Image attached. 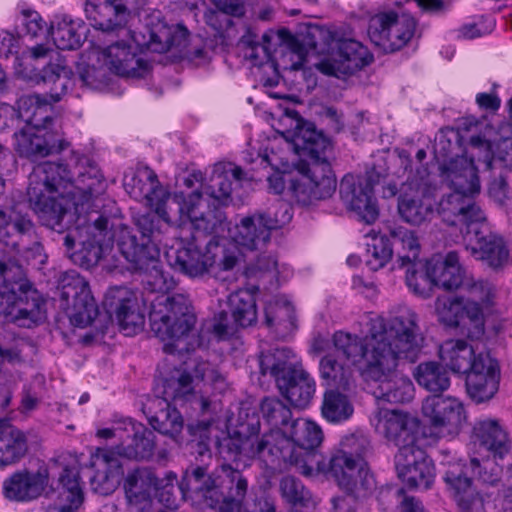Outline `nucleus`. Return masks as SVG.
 <instances>
[{
  "mask_svg": "<svg viewBox=\"0 0 512 512\" xmlns=\"http://www.w3.org/2000/svg\"><path fill=\"white\" fill-rule=\"evenodd\" d=\"M462 321L459 328L470 339H480L485 332V322L482 307L476 301H464L462 304Z\"/></svg>",
  "mask_w": 512,
  "mask_h": 512,
  "instance_id": "50",
  "label": "nucleus"
},
{
  "mask_svg": "<svg viewBox=\"0 0 512 512\" xmlns=\"http://www.w3.org/2000/svg\"><path fill=\"white\" fill-rule=\"evenodd\" d=\"M27 449L25 434L9 421L0 419V468L18 462Z\"/></svg>",
  "mask_w": 512,
  "mask_h": 512,
  "instance_id": "39",
  "label": "nucleus"
},
{
  "mask_svg": "<svg viewBox=\"0 0 512 512\" xmlns=\"http://www.w3.org/2000/svg\"><path fill=\"white\" fill-rule=\"evenodd\" d=\"M23 110L9 104L0 106V129H14L19 128L23 122Z\"/></svg>",
  "mask_w": 512,
  "mask_h": 512,
  "instance_id": "60",
  "label": "nucleus"
},
{
  "mask_svg": "<svg viewBox=\"0 0 512 512\" xmlns=\"http://www.w3.org/2000/svg\"><path fill=\"white\" fill-rule=\"evenodd\" d=\"M500 367L498 361L487 353H479L475 369L466 375V390L476 403L492 399L499 389Z\"/></svg>",
  "mask_w": 512,
  "mask_h": 512,
  "instance_id": "27",
  "label": "nucleus"
},
{
  "mask_svg": "<svg viewBox=\"0 0 512 512\" xmlns=\"http://www.w3.org/2000/svg\"><path fill=\"white\" fill-rule=\"evenodd\" d=\"M421 342L417 315L412 311L387 320L371 318L364 337L343 331L333 335L336 350L358 367L366 382L377 384L375 398L391 404L408 403L414 397L412 381L396 370L401 361H417Z\"/></svg>",
  "mask_w": 512,
  "mask_h": 512,
  "instance_id": "1",
  "label": "nucleus"
},
{
  "mask_svg": "<svg viewBox=\"0 0 512 512\" xmlns=\"http://www.w3.org/2000/svg\"><path fill=\"white\" fill-rule=\"evenodd\" d=\"M72 71L62 63H50L41 71V80L50 86L49 93L45 95L31 94L20 97L18 106L23 110L24 127L39 132H60L54 129L53 103L59 102L71 85Z\"/></svg>",
  "mask_w": 512,
  "mask_h": 512,
  "instance_id": "11",
  "label": "nucleus"
},
{
  "mask_svg": "<svg viewBox=\"0 0 512 512\" xmlns=\"http://www.w3.org/2000/svg\"><path fill=\"white\" fill-rule=\"evenodd\" d=\"M219 12L233 17H242L246 12V0H211Z\"/></svg>",
  "mask_w": 512,
  "mask_h": 512,
  "instance_id": "64",
  "label": "nucleus"
},
{
  "mask_svg": "<svg viewBox=\"0 0 512 512\" xmlns=\"http://www.w3.org/2000/svg\"><path fill=\"white\" fill-rule=\"evenodd\" d=\"M105 65L121 77L143 78L149 72L148 63L138 57L133 47L125 40H117L102 49Z\"/></svg>",
  "mask_w": 512,
  "mask_h": 512,
  "instance_id": "30",
  "label": "nucleus"
},
{
  "mask_svg": "<svg viewBox=\"0 0 512 512\" xmlns=\"http://www.w3.org/2000/svg\"><path fill=\"white\" fill-rule=\"evenodd\" d=\"M390 236L374 235L366 243V264L372 271L383 268L393 256Z\"/></svg>",
  "mask_w": 512,
  "mask_h": 512,
  "instance_id": "49",
  "label": "nucleus"
},
{
  "mask_svg": "<svg viewBox=\"0 0 512 512\" xmlns=\"http://www.w3.org/2000/svg\"><path fill=\"white\" fill-rule=\"evenodd\" d=\"M189 489L199 492L206 499L237 508L241 512L243 501L248 490L247 479L242 472L230 464L218 466L207 475L206 468L197 466L192 468L188 477Z\"/></svg>",
  "mask_w": 512,
  "mask_h": 512,
  "instance_id": "13",
  "label": "nucleus"
},
{
  "mask_svg": "<svg viewBox=\"0 0 512 512\" xmlns=\"http://www.w3.org/2000/svg\"><path fill=\"white\" fill-rule=\"evenodd\" d=\"M183 212L180 214V219L185 223L184 218L189 222L190 228L193 230L191 235H196L198 241L201 236H211L223 230L222 226L226 219L225 213L221 207L215 204L206 203L202 199L200 192H193L186 201L182 196H179Z\"/></svg>",
  "mask_w": 512,
  "mask_h": 512,
  "instance_id": "23",
  "label": "nucleus"
},
{
  "mask_svg": "<svg viewBox=\"0 0 512 512\" xmlns=\"http://www.w3.org/2000/svg\"><path fill=\"white\" fill-rule=\"evenodd\" d=\"M107 187L97 164L87 156L72 153L65 163L44 162L29 176L27 196L30 207L44 225L56 229L67 213V207L55 197L58 194L70 201L79 215L99 213L96 208L103 201Z\"/></svg>",
  "mask_w": 512,
  "mask_h": 512,
  "instance_id": "2",
  "label": "nucleus"
},
{
  "mask_svg": "<svg viewBox=\"0 0 512 512\" xmlns=\"http://www.w3.org/2000/svg\"><path fill=\"white\" fill-rule=\"evenodd\" d=\"M61 298L68 306L71 305L69 319L75 327H87L98 315L88 282L75 271L68 272L63 278Z\"/></svg>",
  "mask_w": 512,
  "mask_h": 512,
  "instance_id": "22",
  "label": "nucleus"
},
{
  "mask_svg": "<svg viewBox=\"0 0 512 512\" xmlns=\"http://www.w3.org/2000/svg\"><path fill=\"white\" fill-rule=\"evenodd\" d=\"M111 237H108L107 242L97 239L96 235L82 242L81 247L72 252L69 257L73 263L85 269H90L98 264L100 259L111 248Z\"/></svg>",
  "mask_w": 512,
  "mask_h": 512,
  "instance_id": "47",
  "label": "nucleus"
},
{
  "mask_svg": "<svg viewBox=\"0 0 512 512\" xmlns=\"http://www.w3.org/2000/svg\"><path fill=\"white\" fill-rule=\"evenodd\" d=\"M155 213H146L137 218L139 236L130 232L123 233L117 243L120 253L123 255V244L128 240H135L136 254H144L149 245L157 246L161 242L163 229L175 221L171 212L175 210L183 212V207L178 195L167 198L166 201L154 203Z\"/></svg>",
  "mask_w": 512,
  "mask_h": 512,
  "instance_id": "19",
  "label": "nucleus"
},
{
  "mask_svg": "<svg viewBox=\"0 0 512 512\" xmlns=\"http://www.w3.org/2000/svg\"><path fill=\"white\" fill-rule=\"evenodd\" d=\"M220 244L214 237L205 244V251L200 248V241L196 235H191L185 241L181 240L177 248L166 252V258L175 271L188 277H202L210 272L217 263Z\"/></svg>",
  "mask_w": 512,
  "mask_h": 512,
  "instance_id": "18",
  "label": "nucleus"
},
{
  "mask_svg": "<svg viewBox=\"0 0 512 512\" xmlns=\"http://www.w3.org/2000/svg\"><path fill=\"white\" fill-rule=\"evenodd\" d=\"M376 430L387 441L398 447V452L404 448L416 446V433L413 429V419L408 414L398 410H380Z\"/></svg>",
  "mask_w": 512,
  "mask_h": 512,
  "instance_id": "31",
  "label": "nucleus"
},
{
  "mask_svg": "<svg viewBox=\"0 0 512 512\" xmlns=\"http://www.w3.org/2000/svg\"><path fill=\"white\" fill-rule=\"evenodd\" d=\"M422 413L430 434L438 438L455 437L466 420L463 403L450 396L427 397L422 404Z\"/></svg>",
  "mask_w": 512,
  "mask_h": 512,
  "instance_id": "21",
  "label": "nucleus"
},
{
  "mask_svg": "<svg viewBox=\"0 0 512 512\" xmlns=\"http://www.w3.org/2000/svg\"><path fill=\"white\" fill-rule=\"evenodd\" d=\"M292 219L290 205L277 200L267 210L244 217L236 226L235 242L248 250H261L270 241L271 232Z\"/></svg>",
  "mask_w": 512,
  "mask_h": 512,
  "instance_id": "15",
  "label": "nucleus"
},
{
  "mask_svg": "<svg viewBox=\"0 0 512 512\" xmlns=\"http://www.w3.org/2000/svg\"><path fill=\"white\" fill-rule=\"evenodd\" d=\"M124 186L133 198L146 199L151 205L171 198L161 186L157 174L149 167L137 169L129 181L125 179Z\"/></svg>",
  "mask_w": 512,
  "mask_h": 512,
  "instance_id": "34",
  "label": "nucleus"
},
{
  "mask_svg": "<svg viewBox=\"0 0 512 512\" xmlns=\"http://www.w3.org/2000/svg\"><path fill=\"white\" fill-rule=\"evenodd\" d=\"M459 260L456 251L448 252L443 261L428 260L423 263V268L406 271V284L413 293L420 296L427 295L432 285L444 290H455L461 286L464 275Z\"/></svg>",
  "mask_w": 512,
  "mask_h": 512,
  "instance_id": "17",
  "label": "nucleus"
},
{
  "mask_svg": "<svg viewBox=\"0 0 512 512\" xmlns=\"http://www.w3.org/2000/svg\"><path fill=\"white\" fill-rule=\"evenodd\" d=\"M463 299L460 297H437L435 309L438 320L448 327H460Z\"/></svg>",
  "mask_w": 512,
  "mask_h": 512,
  "instance_id": "52",
  "label": "nucleus"
},
{
  "mask_svg": "<svg viewBox=\"0 0 512 512\" xmlns=\"http://www.w3.org/2000/svg\"><path fill=\"white\" fill-rule=\"evenodd\" d=\"M112 298L118 300L115 309L116 319L121 331L126 335L135 334L144 324V316L139 311L137 301L134 297L122 296L126 293L123 289H116Z\"/></svg>",
  "mask_w": 512,
  "mask_h": 512,
  "instance_id": "43",
  "label": "nucleus"
},
{
  "mask_svg": "<svg viewBox=\"0 0 512 512\" xmlns=\"http://www.w3.org/2000/svg\"><path fill=\"white\" fill-rule=\"evenodd\" d=\"M417 25V20L410 13L383 11L370 18L368 36L384 53H394L411 42Z\"/></svg>",
  "mask_w": 512,
  "mask_h": 512,
  "instance_id": "16",
  "label": "nucleus"
},
{
  "mask_svg": "<svg viewBox=\"0 0 512 512\" xmlns=\"http://www.w3.org/2000/svg\"><path fill=\"white\" fill-rule=\"evenodd\" d=\"M21 13L23 16L22 24L25 27L26 34L36 37L45 29L46 23L37 11L25 9Z\"/></svg>",
  "mask_w": 512,
  "mask_h": 512,
  "instance_id": "61",
  "label": "nucleus"
},
{
  "mask_svg": "<svg viewBox=\"0 0 512 512\" xmlns=\"http://www.w3.org/2000/svg\"><path fill=\"white\" fill-rule=\"evenodd\" d=\"M336 43L335 64L337 69L345 74H353L374 60L368 48L355 39L339 38Z\"/></svg>",
  "mask_w": 512,
  "mask_h": 512,
  "instance_id": "37",
  "label": "nucleus"
},
{
  "mask_svg": "<svg viewBox=\"0 0 512 512\" xmlns=\"http://www.w3.org/2000/svg\"><path fill=\"white\" fill-rule=\"evenodd\" d=\"M49 483L46 468L37 471L23 469L14 472L3 482V495L6 499L26 503L39 498Z\"/></svg>",
  "mask_w": 512,
  "mask_h": 512,
  "instance_id": "29",
  "label": "nucleus"
},
{
  "mask_svg": "<svg viewBox=\"0 0 512 512\" xmlns=\"http://www.w3.org/2000/svg\"><path fill=\"white\" fill-rule=\"evenodd\" d=\"M148 0H86L84 11L91 25L106 34L127 37L141 49L165 53L185 45L189 36L181 24L169 26L160 20V12L152 15L142 31L130 28L132 16L140 14Z\"/></svg>",
  "mask_w": 512,
  "mask_h": 512,
  "instance_id": "5",
  "label": "nucleus"
},
{
  "mask_svg": "<svg viewBox=\"0 0 512 512\" xmlns=\"http://www.w3.org/2000/svg\"><path fill=\"white\" fill-rule=\"evenodd\" d=\"M319 472L335 480L341 490L347 495L333 498V507L336 512H354L351 505L358 499L366 498L375 489V479L368 466H359V463L349 458L341 451L333 452L328 462L316 460Z\"/></svg>",
  "mask_w": 512,
  "mask_h": 512,
  "instance_id": "12",
  "label": "nucleus"
},
{
  "mask_svg": "<svg viewBox=\"0 0 512 512\" xmlns=\"http://www.w3.org/2000/svg\"><path fill=\"white\" fill-rule=\"evenodd\" d=\"M491 464L489 460H485L482 467L478 459L472 458L469 464L457 462L449 465L444 481L448 492L462 511L468 512L480 502V494L473 482L476 473L485 483L494 484L498 480V467H491L490 473L486 472Z\"/></svg>",
  "mask_w": 512,
  "mask_h": 512,
  "instance_id": "14",
  "label": "nucleus"
},
{
  "mask_svg": "<svg viewBox=\"0 0 512 512\" xmlns=\"http://www.w3.org/2000/svg\"><path fill=\"white\" fill-rule=\"evenodd\" d=\"M262 375H270L281 395L295 408L305 409L316 391L315 380L295 360L291 349L283 347L262 353L259 360Z\"/></svg>",
  "mask_w": 512,
  "mask_h": 512,
  "instance_id": "10",
  "label": "nucleus"
},
{
  "mask_svg": "<svg viewBox=\"0 0 512 512\" xmlns=\"http://www.w3.org/2000/svg\"><path fill=\"white\" fill-rule=\"evenodd\" d=\"M14 136L18 154L32 161L60 153L69 146L60 132H39L37 129L22 127Z\"/></svg>",
  "mask_w": 512,
  "mask_h": 512,
  "instance_id": "28",
  "label": "nucleus"
},
{
  "mask_svg": "<svg viewBox=\"0 0 512 512\" xmlns=\"http://www.w3.org/2000/svg\"><path fill=\"white\" fill-rule=\"evenodd\" d=\"M469 293L473 297L472 301L481 303L486 308L494 305L496 288L489 281L478 280L473 282L469 287Z\"/></svg>",
  "mask_w": 512,
  "mask_h": 512,
  "instance_id": "58",
  "label": "nucleus"
},
{
  "mask_svg": "<svg viewBox=\"0 0 512 512\" xmlns=\"http://www.w3.org/2000/svg\"><path fill=\"white\" fill-rule=\"evenodd\" d=\"M389 236L400 267H407V271L423 268V262L419 259L421 246L413 231L398 226L389 229Z\"/></svg>",
  "mask_w": 512,
  "mask_h": 512,
  "instance_id": "38",
  "label": "nucleus"
},
{
  "mask_svg": "<svg viewBox=\"0 0 512 512\" xmlns=\"http://www.w3.org/2000/svg\"><path fill=\"white\" fill-rule=\"evenodd\" d=\"M398 477L409 488L429 489L434 482L435 466L419 446L404 448L394 457Z\"/></svg>",
  "mask_w": 512,
  "mask_h": 512,
  "instance_id": "25",
  "label": "nucleus"
},
{
  "mask_svg": "<svg viewBox=\"0 0 512 512\" xmlns=\"http://www.w3.org/2000/svg\"><path fill=\"white\" fill-rule=\"evenodd\" d=\"M414 377L420 386L431 392H443L450 386L449 374L438 362L420 363Z\"/></svg>",
  "mask_w": 512,
  "mask_h": 512,
  "instance_id": "45",
  "label": "nucleus"
},
{
  "mask_svg": "<svg viewBox=\"0 0 512 512\" xmlns=\"http://www.w3.org/2000/svg\"><path fill=\"white\" fill-rule=\"evenodd\" d=\"M191 475L190 473H186L185 479L181 482L179 487L174 485V481L176 480V476L169 474L165 479H158V484L155 487V497L158 501L163 504L166 508L174 509L177 507V494L178 490H181L183 494L186 491H192L189 489V481L188 477Z\"/></svg>",
  "mask_w": 512,
  "mask_h": 512,
  "instance_id": "53",
  "label": "nucleus"
},
{
  "mask_svg": "<svg viewBox=\"0 0 512 512\" xmlns=\"http://www.w3.org/2000/svg\"><path fill=\"white\" fill-rule=\"evenodd\" d=\"M260 411L263 420L271 427L270 430H285L292 420L290 408L276 397L262 399Z\"/></svg>",
  "mask_w": 512,
  "mask_h": 512,
  "instance_id": "48",
  "label": "nucleus"
},
{
  "mask_svg": "<svg viewBox=\"0 0 512 512\" xmlns=\"http://www.w3.org/2000/svg\"><path fill=\"white\" fill-rule=\"evenodd\" d=\"M398 212L405 222L421 225L434 216V202L425 195L404 194L399 197Z\"/></svg>",
  "mask_w": 512,
  "mask_h": 512,
  "instance_id": "42",
  "label": "nucleus"
},
{
  "mask_svg": "<svg viewBox=\"0 0 512 512\" xmlns=\"http://www.w3.org/2000/svg\"><path fill=\"white\" fill-rule=\"evenodd\" d=\"M473 431L479 444L492 452L495 457L503 458L510 451L508 433L497 420L478 421Z\"/></svg>",
  "mask_w": 512,
  "mask_h": 512,
  "instance_id": "40",
  "label": "nucleus"
},
{
  "mask_svg": "<svg viewBox=\"0 0 512 512\" xmlns=\"http://www.w3.org/2000/svg\"><path fill=\"white\" fill-rule=\"evenodd\" d=\"M487 170L499 169L505 173L512 172V134L501 137L492 150V156L485 161Z\"/></svg>",
  "mask_w": 512,
  "mask_h": 512,
  "instance_id": "56",
  "label": "nucleus"
},
{
  "mask_svg": "<svg viewBox=\"0 0 512 512\" xmlns=\"http://www.w3.org/2000/svg\"><path fill=\"white\" fill-rule=\"evenodd\" d=\"M135 245V240L124 242L123 257L131 271L142 275L143 289L159 293L151 301V331L162 341H167L163 346L166 354L181 353L187 350L186 345L180 347L181 342L196 324L191 301L185 294H167L175 287V281L161 269L159 247L149 245L144 254H136Z\"/></svg>",
  "mask_w": 512,
  "mask_h": 512,
  "instance_id": "4",
  "label": "nucleus"
},
{
  "mask_svg": "<svg viewBox=\"0 0 512 512\" xmlns=\"http://www.w3.org/2000/svg\"><path fill=\"white\" fill-rule=\"evenodd\" d=\"M280 38L286 42V47L289 52L297 56L298 61L291 64L289 67L291 70H299L302 67V63L305 60L308 49L306 45L301 42L297 37L293 36L288 29H281L279 31Z\"/></svg>",
  "mask_w": 512,
  "mask_h": 512,
  "instance_id": "59",
  "label": "nucleus"
},
{
  "mask_svg": "<svg viewBox=\"0 0 512 512\" xmlns=\"http://www.w3.org/2000/svg\"><path fill=\"white\" fill-rule=\"evenodd\" d=\"M20 39L8 31L0 32V55L5 58L15 56L18 59Z\"/></svg>",
  "mask_w": 512,
  "mask_h": 512,
  "instance_id": "63",
  "label": "nucleus"
},
{
  "mask_svg": "<svg viewBox=\"0 0 512 512\" xmlns=\"http://www.w3.org/2000/svg\"><path fill=\"white\" fill-rule=\"evenodd\" d=\"M84 501V492L76 464L65 466L58 479L57 509L59 512H73Z\"/></svg>",
  "mask_w": 512,
  "mask_h": 512,
  "instance_id": "35",
  "label": "nucleus"
},
{
  "mask_svg": "<svg viewBox=\"0 0 512 512\" xmlns=\"http://www.w3.org/2000/svg\"><path fill=\"white\" fill-rule=\"evenodd\" d=\"M353 412V404L347 395L333 389L324 393L321 413L327 421L344 422L353 415Z\"/></svg>",
  "mask_w": 512,
  "mask_h": 512,
  "instance_id": "46",
  "label": "nucleus"
},
{
  "mask_svg": "<svg viewBox=\"0 0 512 512\" xmlns=\"http://www.w3.org/2000/svg\"><path fill=\"white\" fill-rule=\"evenodd\" d=\"M282 498L294 507H309L312 501L310 491L294 476H285L280 481Z\"/></svg>",
  "mask_w": 512,
  "mask_h": 512,
  "instance_id": "51",
  "label": "nucleus"
},
{
  "mask_svg": "<svg viewBox=\"0 0 512 512\" xmlns=\"http://www.w3.org/2000/svg\"><path fill=\"white\" fill-rule=\"evenodd\" d=\"M339 192L345 205L354 211L361 220L368 224L376 221L379 209L371 177L361 179L346 175L340 182Z\"/></svg>",
  "mask_w": 512,
  "mask_h": 512,
  "instance_id": "26",
  "label": "nucleus"
},
{
  "mask_svg": "<svg viewBox=\"0 0 512 512\" xmlns=\"http://www.w3.org/2000/svg\"><path fill=\"white\" fill-rule=\"evenodd\" d=\"M264 314L265 324L270 329L287 330L293 325L294 311L288 303L270 302L266 305Z\"/></svg>",
  "mask_w": 512,
  "mask_h": 512,
  "instance_id": "54",
  "label": "nucleus"
},
{
  "mask_svg": "<svg viewBox=\"0 0 512 512\" xmlns=\"http://www.w3.org/2000/svg\"><path fill=\"white\" fill-rule=\"evenodd\" d=\"M442 363L454 373L468 374L475 369L479 354L465 340L450 339L445 341L439 350Z\"/></svg>",
  "mask_w": 512,
  "mask_h": 512,
  "instance_id": "36",
  "label": "nucleus"
},
{
  "mask_svg": "<svg viewBox=\"0 0 512 512\" xmlns=\"http://www.w3.org/2000/svg\"><path fill=\"white\" fill-rule=\"evenodd\" d=\"M45 314V300L25 278L22 266L0 253V315L29 328L42 322Z\"/></svg>",
  "mask_w": 512,
  "mask_h": 512,
  "instance_id": "9",
  "label": "nucleus"
},
{
  "mask_svg": "<svg viewBox=\"0 0 512 512\" xmlns=\"http://www.w3.org/2000/svg\"><path fill=\"white\" fill-rule=\"evenodd\" d=\"M158 484V477L149 468H138L125 479L124 489L130 512H144L151 507V491Z\"/></svg>",
  "mask_w": 512,
  "mask_h": 512,
  "instance_id": "33",
  "label": "nucleus"
},
{
  "mask_svg": "<svg viewBox=\"0 0 512 512\" xmlns=\"http://www.w3.org/2000/svg\"><path fill=\"white\" fill-rule=\"evenodd\" d=\"M338 450L358 462L359 466H367L365 459L371 452V444L367 436L352 434L341 441Z\"/></svg>",
  "mask_w": 512,
  "mask_h": 512,
  "instance_id": "55",
  "label": "nucleus"
},
{
  "mask_svg": "<svg viewBox=\"0 0 512 512\" xmlns=\"http://www.w3.org/2000/svg\"><path fill=\"white\" fill-rule=\"evenodd\" d=\"M20 235H31L34 233V225L30 218L23 215L18 207L11 211L10 228Z\"/></svg>",
  "mask_w": 512,
  "mask_h": 512,
  "instance_id": "62",
  "label": "nucleus"
},
{
  "mask_svg": "<svg viewBox=\"0 0 512 512\" xmlns=\"http://www.w3.org/2000/svg\"><path fill=\"white\" fill-rule=\"evenodd\" d=\"M143 412L155 431L168 436L176 443L181 442L180 435L184 427V420L181 413L171 407L170 402L156 396L144 406Z\"/></svg>",
  "mask_w": 512,
  "mask_h": 512,
  "instance_id": "32",
  "label": "nucleus"
},
{
  "mask_svg": "<svg viewBox=\"0 0 512 512\" xmlns=\"http://www.w3.org/2000/svg\"><path fill=\"white\" fill-rule=\"evenodd\" d=\"M349 369L334 356L326 355L320 361V375L329 385L344 387L348 384Z\"/></svg>",
  "mask_w": 512,
  "mask_h": 512,
  "instance_id": "57",
  "label": "nucleus"
},
{
  "mask_svg": "<svg viewBox=\"0 0 512 512\" xmlns=\"http://www.w3.org/2000/svg\"><path fill=\"white\" fill-rule=\"evenodd\" d=\"M293 143L298 153L309 160L299 166L300 179L291 182L290 189L297 202L303 206L330 198L336 191L337 181L327 153L332 143L311 122L299 119L293 134Z\"/></svg>",
  "mask_w": 512,
  "mask_h": 512,
  "instance_id": "6",
  "label": "nucleus"
},
{
  "mask_svg": "<svg viewBox=\"0 0 512 512\" xmlns=\"http://www.w3.org/2000/svg\"><path fill=\"white\" fill-rule=\"evenodd\" d=\"M446 171L453 192L442 197L437 211L447 224L465 225L467 234L473 224L486 221L484 212L473 200V195L480 191L478 169L472 160L458 157L449 162Z\"/></svg>",
  "mask_w": 512,
  "mask_h": 512,
  "instance_id": "8",
  "label": "nucleus"
},
{
  "mask_svg": "<svg viewBox=\"0 0 512 512\" xmlns=\"http://www.w3.org/2000/svg\"><path fill=\"white\" fill-rule=\"evenodd\" d=\"M124 440L116 446V451L98 448L92 456V466L97 468L91 485L94 491L107 495L113 492L122 474L119 456L131 460H148L155 449V435L143 424L131 418L124 420Z\"/></svg>",
  "mask_w": 512,
  "mask_h": 512,
  "instance_id": "7",
  "label": "nucleus"
},
{
  "mask_svg": "<svg viewBox=\"0 0 512 512\" xmlns=\"http://www.w3.org/2000/svg\"><path fill=\"white\" fill-rule=\"evenodd\" d=\"M230 313L236 326L248 327L257 320L256 300L249 290H239L229 296Z\"/></svg>",
  "mask_w": 512,
  "mask_h": 512,
  "instance_id": "44",
  "label": "nucleus"
},
{
  "mask_svg": "<svg viewBox=\"0 0 512 512\" xmlns=\"http://www.w3.org/2000/svg\"><path fill=\"white\" fill-rule=\"evenodd\" d=\"M245 438H229L225 447L234 460L257 459L271 471H284L290 467L306 476H312L317 460L315 449L323 440V432L316 423L297 418L291 420L285 430H270L259 436L260 419L253 415L241 424L240 434Z\"/></svg>",
  "mask_w": 512,
  "mask_h": 512,
  "instance_id": "3",
  "label": "nucleus"
},
{
  "mask_svg": "<svg viewBox=\"0 0 512 512\" xmlns=\"http://www.w3.org/2000/svg\"><path fill=\"white\" fill-rule=\"evenodd\" d=\"M84 22L64 15L52 23L50 31L55 46L60 50L78 49L84 39Z\"/></svg>",
  "mask_w": 512,
  "mask_h": 512,
  "instance_id": "41",
  "label": "nucleus"
},
{
  "mask_svg": "<svg viewBox=\"0 0 512 512\" xmlns=\"http://www.w3.org/2000/svg\"><path fill=\"white\" fill-rule=\"evenodd\" d=\"M463 239L465 250L493 271H501L512 263L507 241L502 235L491 231L485 222L473 224Z\"/></svg>",
  "mask_w": 512,
  "mask_h": 512,
  "instance_id": "20",
  "label": "nucleus"
},
{
  "mask_svg": "<svg viewBox=\"0 0 512 512\" xmlns=\"http://www.w3.org/2000/svg\"><path fill=\"white\" fill-rule=\"evenodd\" d=\"M219 377L209 362L200 361L195 364L192 372L177 369L171 376L164 378L161 386L157 387V396L168 402L184 400L194 393L200 382H215Z\"/></svg>",
  "mask_w": 512,
  "mask_h": 512,
  "instance_id": "24",
  "label": "nucleus"
}]
</instances>
